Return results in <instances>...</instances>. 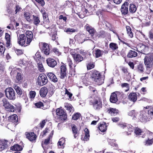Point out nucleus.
I'll use <instances>...</instances> for the list:
<instances>
[{
    "label": "nucleus",
    "mask_w": 153,
    "mask_h": 153,
    "mask_svg": "<svg viewBox=\"0 0 153 153\" xmlns=\"http://www.w3.org/2000/svg\"><path fill=\"white\" fill-rule=\"evenodd\" d=\"M146 112L144 111H142L140 113H136L134 110L130 111L128 113L130 116L133 115V119L136 120V119H137L139 121L144 123L148 121L150 119L146 116Z\"/></svg>",
    "instance_id": "obj_1"
},
{
    "label": "nucleus",
    "mask_w": 153,
    "mask_h": 153,
    "mask_svg": "<svg viewBox=\"0 0 153 153\" xmlns=\"http://www.w3.org/2000/svg\"><path fill=\"white\" fill-rule=\"evenodd\" d=\"M147 74H149L153 68V54L152 53H149L146 55L144 59Z\"/></svg>",
    "instance_id": "obj_2"
},
{
    "label": "nucleus",
    "mask_w": 153,
    "mask_h": 153,
    "mask_svg": "<svg viewBox=\"0 0 153 153\" xmlns=\"http://www.w3.org/2000/svg\"><path fill=\"white\" fill-rule=\"evenodd\" d=\"M91 77L98 85H101L104 82L100 73L96 70H93L91 72Z\"/></svg>",
    "instance_id": "obj_3"
},
{
    "label": "nucleus",
    "mask_w": 153,
    "mask_h": 153,
    "mask_svg": "<svg viewBox=\"0 0 153 153\" xmlns=\"http://www.w3.org/2000/svg\"><path fill=\"white\" fill-rule=\"evenodd\" d=\"M90 105H93L94 108L96 110H99L102 107V102L101 100L95 97L93 95L88 98Z\"/></svg>",
    "instance_id": "obj_4"
},
{
    "label": "nucleus",
    "mask_w": 153,
    "mask_h": 153,
    "mask_svg": "<svg viewBox=\"0 0 153 153\" xmlns=\"http://www.w3.org/2000/svg\"><path fill=\"white\" fill-rule=\"evenodd\" d=\"M4 92L6 97L9 100H14L16 97L15 92L11 87L7 88L5 90Z\"/></svg>",
    "instance_id": "obj_5"
},
{
    "label": "nucleus",
    "mask_w": 153,
    "mask_h": 153,
    "mask_svg": "<svg viewBox=\"0 0 153 153\" xmlns=\"http://www.w3.org/2000/svg\"><path fill=\"white\" fill-rule=\"evenodd\" d=\"M17 42L20 45L26 47L30 44V43H28L27 42V39L25 34H21L19 35V36L17 35Z\"/></svg>",
    "instance_id": "obj_6"
},
{
    "label": "nucleus",
    "mask_w": 153,
    "mask_h": 153,
    "mask_svg": "<svg viewBox=\"0 0 153 153\" xmlns=\"http://www.w3.org/2000/svg\"><path fill=\"white\" fill-rule=\"evenodd\" d=\"M1 101L2 102V104L3 106L7 110L10 112L14 111L15 109L14 107L12 105H11L7 99L5 98H3Z\"/></svg>",
    "instance_id": "obj_7"
},
{
    "label": "nucleus",
    "mask_w": 153,
    "mask_h": 153,
    "mask_svg": "<svg viewBox=\"0 0 153 153\" xmlns=\"http://www.w3.org/2000/svg\"><path fill=\"white\" fill-rule=\"evenodd\" d=\"M136 48L138 52L142 54L146 55L149 53V48L148 46L140 44L137 45Z\"/></svg>",
    "instance_id": "obj_8"
},
{
    "label": "nucleus",
    "mask_w": 153,
    "mask_h": 153,
    "mask_svg": "<svg viewBox=\"0 0 153 153\" xmlns=\"http://www.w3.org/2000/svg\"><path fill=\"white\" fill-rule=\"evenodd\" d=\"M48 81L47 77L45 74H39L37 79L38 85L42 86L44 85L47 83Z\"/></svg>",
    "instance_id": "obj_9"
},
{
    "label": "nucleus",
    "mask_w": 153,
    "mask_h": 153,
    "mask_svg": "<svg viewBox=\"0 0 153 153\" xmlns=\"http://www.w3.org/2000/svg\"><path fill=\"white\" fill-rule=\"evenodd\" d=\"M56 114L59 116V118L62 122L66 121L67 120V115L66 114L62 109L57 108L56 111Z\"/></svg>",
    "instance_id": "obj_10"
},
{
    "label": "nucleus",
    "mask_w": 153,
    "mask_h": 153,
    "mask_svg": "<svg viewBox=\"0 0 153 153\" xmlns=\"http://www.w3.org/2000/svg\"><path fill=\"white\" fill-rule=\"evenodd\" d=\"M13 87L19 97H22L24 99L26 97V93L23 92L19 86L14 84L13 85Z\"/></svg>",
    "instance_id": "obj_11"
},
{
    "label": "nucleus",
    "mask_w": 153,
    "mask_h": 153,
    "mask_svg": "<svg viewBox=\"0 0 153 153\" xmlns=\"http://www.w3.org/2000/svg\"><path fill=\"white\" fill-rule=\"evenodd\" d=\"M128 2H126L122 5L120 10L122 15H126L128 13Z\"/></svg>",
    "instance_id": "obj_12"
},
{
    "label": "nucleus",
    "mask_w": 153,
    "mask_h": 153,
    "mask_svg": "<svg viewBox=\"0 0 153 153\" xmlns=\"http://www.w3.org/2000/svg\"><path fill=\"white\" fill-rule=\"evenodd\" d=\"M41 50L42 52H43L45 54L47 55H49L50 52L49 45L45 43H42Z\"/></svg>",
    "instance_id": "obj_13"
},
{
    "label": "nucleus",
    "mask_w": 153,
    "mask_h": 153,
    "mask_svg": "<svg viewBox=\"0 0 153 153\" xmlns=\"http://www.w3.org/2000/svg\"><path fill=\"white\" fill-rule=\"evenodd\" d=\"M23 143L22 141H21L19 143V145L16 144L13 146H12L11 148V149L13 151H21L22 150L23 147H24V146H23Z\"/></svg>",
    "instance_id": "obj_14"
},
{
    "label": "nucleus",
    "mask_w": 153,
    "mask_h": 153,
    "mask_svg": "<svg viewBox=\"0 0 153 153\" xmlns=\"http://www.w3.org/2000/svg\"><path fill=\"white\" fill-rule=\"evenodd\" d=\"M25 134L27 138L30 141H33L36 140V135L33 132H26Z\"/></svg>",
    "instance_id": "obj_15"
},
{
    "label": "nucleus",
    "mask_w": 153,
    "mask_h": 153,
    "mask_svg": "<svg viewBox=\"0 0 153 153\" xmlns=\"http://www.w3.org/2000/svg\"><path fill=\"white\" fill-rule=\"evenodd\" d=\"M67 68L66 66L62 65L60 67V77L61 79H63L67 75Z\"/></svg>",
    "instance_id": "obj_16"
},
{
    "label": "nucleus",
    "mask_w": 153,
    "mask_h": 153,
    "mask_svg": "<svg viewBox=\"0 0 153 153\" xmlns=\"http://www.w3.org/2000/svg\"><path fill=\"white\" fill-rule=\"evenodd\" d=\"M47 63L49 67L54 68L57 64L56 61L54 59L48 58L46 60Z\"/></svg>",
    "instance_id": "obj_17"
},
{
    "label": "nucleus",
    "mask_w": 153,
    "mask_h": 153,
    "mask_svg": "<svg viewBox=\"0 0 153 153\" xmlns=\"http://www.w3.org/2000/svg\"><path fill=\"white\" fill-rule=\"evenodd\" d=\"M85 27L92 36H94L96 31L93 27L90 26L88 24H87Z\"/></svg>",
    "instance_id": "obj_18"
},
{
    "label": "nucleus",
    "mask_w": 153,
    "mask_h": 153,
    "mask_svg": "<svg viewBox=\"0 0 153 153\" xmlns=\"http://www.w3.org/2000/svg\"><path fill=\"white\" fill-rule=\"evenodd\" d=\"M75 63L76 64L81 62L83 60V57L78 53L75 54L73 57Z\"/></svg>",
    "instance_id": "obj_19"
},
{
    "label": "nucleus",
    "mask_w": 153,
    "mask_h": 153,
    "mask_svg": "<svg viewBox=\"0 0 153 153\" xmlns=\"http://www.w3.org/2000/svg\"><path fill=\"white\" fill-rule=\"evenodd\" d=\"M32 22L36 25L38 26L40 22L39 16L37 15H33L32 16Z\"/></svg>",
    "instance_id": "obj_20"
},
{
    "label": "nucleus",
    "mask_w": 153,
    "mask_h": 153,
    "mask_svg": "<svg viewBox=\"0 0 153 153\" xmlns=\"http://www.w3.org/2000/svg\"><path fill=\"white\" fill-rule=\"evenodd\" d=\"M48 92V89L45 87L42 88L40 91V96L42 97H45Z\"/></svg>",
    "instance_id": "obj_21"
},
{
    "label": "nucleus",
    "mask_w": 153,
    "mask_h": 153,
    "mask_svg": "<svg viewBox=\"0 0 153 153\" xmlns=\"http://www.w3.org/2000/svg\"><path fill=\"white\" fill-rule=\"evenodd\" d=\"M94 52V55L96 58L102 56L104 53L103 51L99 49H95Z\"/></svg>",
    "instance_id": "obj_22"
},
{
    "label": "nucleus",
    "mask_w": 153,
    "mask_h": 153,
    "mask_svg": "<svg viewBox=\"0 0 153 153\" xmlns=\"http://www.w3.org/2000/svg\"><path fill=\"white\" fill-rule=\"evenodd\" d=\"M26 36L27 39V42L30 43L33 38V33L30 31H27L26 32Z\"/></svg>",
    "instance_id": "obj_23"
},
{
    "label": "nucleus",
    "mask_w": 153,
    "mask_h": 153,
    "mask_svg": "<svg viewBox=\"0 0 153 153\" xmlns=\"http://www.w3.org/2000/svg\"><path fill=\"white\" fill-rule=\"evenodd\" d=\"M47 76L53 82H55L57 81L58 79L56 76L53 73H48L47 74Z\"/></svg>",
    "instance_id": "obj_24"
},
{
    "label": "nucleus",
    "mask_w": 153,
    "mask_h": 153,
    "mask_svg": "<svg viewBox=\"0 0 153 153\" xmlns=\"http://www.w3.org/2000/svg\"><path fill=\"white\" fill-rule=\"evenodd\" d=\"M128 99L130 101L135 102L137 100V96L135 93H131L128 97Z\"/></svg>",
    "instance_id": "obj_25"
},
{
    "label": "nucleus",
    "mask_w": 153,
    "mask_h": 153,
    "mask_svg": "<svg viewBox=\"0 0 153 153\" xmlns=\"http://www.w3.org/2000/svg\"><path fill=\"white\" fill-rule=\"evenodd\" d=\"M137 56V53L134 51L130 50L128 53L127 56L129 58H133L136 57Z\"/></svg>",
    "instance_id": "obj_26"
},
{
    "label": "nucleus",
    "mask_w": 153,
    "mask_h": 153,
    "mask_svg": "<svg viewBox=\"0 0 153 153\" xmlns=\"http://www.w3.org/2000/svg\"><path fill=\"white\" fill-rule=\"evenodd\" d=\"M65 107L69 113L73 112L74 111V109L72 105L68 103L65 104Z\"/></svg>",
    "instance_id": "obj_27"
},
{
    "label": "nucleus",
    "mask_w": 153,
    "mask_h": 153,
    "mask_svg": "<svg viewBox=\"0 0 153 153\" xmlns=\"http://www.w3.org/2000/svg\"><path fill=\"white\" fill-rule=\"evenodd\" d=\"M65 140L64 138L62 137L60 139L57 144L58 147L63 148L65 147Z\"/></svg>",
    "instance_id": "obj_28"
},
{
    "label": "nucleus",
    "mask_w": 153,
    "mask_h": 153,
    "mask_svg": "<svg viewBox=\"0 0 153 153\" xmlns=\"http://www.w3.org/2000/svg\"><path fill=\"white\" fill-rule=\"evenodd\" d=\"M118 99L116 94L113 93L111 96L110 100V102L113 103H116L117 102Z\"/></svg>",
    "instance_id": "obj_29"
},
{
    "label": "nucleus",
    "mask_w": 153,
    "mask_h": 153,
    "mask_svg": "<svg viewBox=\"0 0 153 153\" xmlns=\"http://www.w3.org/2000/svg\"><path fill=\"white\" fill-rule=\"evenodd\" d=\"M137 10L136 6L133 4H131L129 6V11L131 13H133L135 12Z\"/></svg>",
    "instance_id": "obj_30"
},
{
    "label": "nucleus",
    "mask_w": 153,
    "mask_h": 153,
    "mask_svg": "<svg viewBox=\"0 0 153 153\" xmlns=\"http://www.w3.org/2000/svg\"><path fill=\"white\" fill-rule=\"evenodd\" d=\"M7 142L0 140V149L1 150L6 149L7 147Z\"/></svg>",
    "instance_id": "obj_31"
},
{
    "label": "nucleus",
    "mask_w": 153,
    "mask_h": 153,
    "mask_svg": "<svg viewBox=\"0 0 153 153\" xmlns=\"http://www.w3.org/2000/svg\"><path fill=\"white\" fill-rule=\"evenodd\" d=\"M108 111L109 113L112 116H115L118 113V110L115 108H111Z\"/></svg>",
    "instance_id": "obj_32"
},
{
    "label": "nucleus",
    "mask_w": 153,
    "mask_h": 153,
    "mask_svg": "<svg viewBox=\"0 0 153 153\" xmlns=\"http://www.w3.org/2000/svg\"><path fill=\"white\" fill-rule=\"evenodd\" d=\"M23 77H22L21 74L20 73H17L16 76V79L15 80L16 82L18 83L21 82L22 80Z\"/></svg>",
    "instance_id": "obj_33"
},
{
    "label": "nucleus",
    "mask_w": 153,
    "mask_h": 153,
    "mask_svg": "<svg viewBox=\"0 0 153 153\" xmlns=\"http://www.w3.org/2000/svg\"><path fill=\"white\" fill-rule=\"evenodd\" d=\"M146 116L147 117H148V118H150L149 120H150V118H152L153 117V107H151L150 109H149L148 111V114L149 115V116L150 117H147L146 115ZM148 121H149L148 120Z\"/></svg>",
    "instance_id": "obj_34"
},
{
    "label": "nucleus",
    "mask_w": 153,
    "mask_h": 153,
    "mask_svg": "<svg viewBox=\"0 0 153 153\" xmlns=\"http://www.w3.org/2000/svg\"><path fill=\"white\" fill-rule=\"evenodd\" d=\"M72 130L73 134H74V137L76 138L77 136V134L78 133V129L75 125H74L72 127Z\"/></svg>",
    "instance_id": "obj_35"
},
{
    "label": "nucleus",
    "mask_w": 153,
    "mask_h": 153,
    "mask_svg": "<svg viewBox=\"0 0 153 153\" xmlns=\"http://www.w3.org/2000/svg\"><path fill=\"white\" fill-rule=\"evenodd\" d=\"M24 16L25 18L27 21L30 22H32V19L30 18V13H29L25 12L24 14Z\"/></svg>",
    "instance_id": "obj_36"
},
{
    "label": "nucleus",
    "mask_w": 153,
    "mask_h": 153,
    "mask_svg": "<svg viewBox=\"0 0 153 153\" xmlns=\"http://www.w3.org/2000/svg\"><path fill=\"white\" fill-rule=\"evenodd\" d=\"M68 65L70 67V69L75 68L76 65L75 64H73L72 60L70 58L68 59Z\"/></svg>",
    "instance_id": "obj_37"
},
{
    "label": "nucleus",
    "mask_w": 153,
    "mask_h": 153,
    "mask_svg": "<svg viewBox=\"0 0 153 153\" xmlns=\"http://www.w3.org/2000/svg\"><path fill=\"white\" fill-rule=\"evenodd\" d=\"M126 29L127 33L128 34V36L131 37H133V34L131 31V27L129 26H126Z\"/></svg>",
    "instance_id": "obj_38"
},
{
    "label": "nucleus",
    "mask_w": 153,
    "mask_h": 153,
    "mask_svg": "<svg viewBox=\"0 0 153 153\" xmlns=\"http://www.w3.org/2000/svg\"><path fill=\"white\" fill-rule=\"evenodd\" d=\"M81 116V114L80 113H76L73 115L72 119L74 120H77L79 119Z\"/></svg>",
    "instance_id": "obj_39"
},
{
    "label": "nucleus",
    "mask_w": 153,
    "mask_h": 153,
    "mask_svg": "<svg viewBox=\"0 0 153 153\" xmlns=\"http://www.w3.org/2000/svg\"><path fill=\"white\" fill-rule=\"evenodd\" d=\"M4 44L1 42H0V55H3L5 51V48L3 46Z\"/></svg>",
    "instance_id": "obj_40"
},
{
    "label": "nucleus",
    "mask_w": 153,
    "mask_h": 153,
    "mask_svg": "<svg viewBox=\"0 0 153 153\" xmlns=\"http://www.w3.org/2000/svg\"><path fill=\"white\" fill-rule=\"evenodd\" d=\"M107 125H100L98 127L99 130L102 132H104L106 130Z\"/></svg>",
    "instance_id": "obj_41"
},
{
    "label": "nucleus",
    "mask_w": 153,
    "mask_h": 153,
    "mask_svg": "<svg viewBox=\"0 0 153 153\" xmlns=\"http://www.w3.org/2000/svg\"><path fill=\"white\" fill-rule=\"evenodd\" d=\"M6 11L9 14L12 13L13 11L12 4L9 5L8 6H7Z\"/></svg>",
    "instance_id": "obj_42"
},
{
    "label": "nucleus",
    "mask_w": 153,
    "mask_h": 153,
    "mask_svg": "<svg viewBox=\"0 0 153 153\" xmlns=\"http://www.w3.org/2000/svg\"><path fill=\"white\" fill-rule=\"evenodd\" d=\"M38 70L41 72H44L45 69L42 63L39 62L38 64Z\"/></svg>",
    "instance_id": "obj_43"
},
{
    "label": "nucleus",
    "mask_w": 153,
    "mask_h": 153,
    "mask_svg": "<svg viewBox=\"0 0 153 153\" xmlns=\"http://www.w3.org/2000/svg\"><path fill=\"white\" fill-rule=\"evenodd\" d=\"M110 48L113 50H115L118 48V46L116 44L111 43L109 45Z\"/></svg>",
    "instance_id": "obj_44"
},
{
    "label": "nucleus",
    "mask_w": 153,
    "mask_h": 153,
    "mask_svg": "<svg viewBox=\"0 0 153 153\" xmlns=\"http://www.w3.org/2000/svg\"><path fill=\"white\" fill-rule=\"evenodd\" d=\"M121 86L123 88H125L126 89H125V91L126 92L128 91L129 90V84L127 83H124L121 84Z\"/></svg>",
    "instance_id": "obj_45"
},
{
    "label": "nucleus",
    "mask_w": 153,
    "mask_h": 153,
    "mask_svg": "<svg viewBox=\"0 0 153 153\" xmlns=\"http://www.w3.org/2000/svg\"><path fill=\"white\" fill-rule=\"evenodd\" d=\"M142 132V130L138 128H136L134 130V132L137 135H140L141 133Z\"/></svg>",
    "instance_id": "obj_46"
},
{
    "label": "nucleus",
    "mask_w": 153,
    "mask_h": 153,
    "mask_svg": "<svg viewBox=\"0 0 153 153\" xmlns=\"http://www.w3.org/2000/svg\"><path fill=\"white\" fill-rule=\"evenodd\" d=\"M50 136L51 135H49V137L47 139H46L45 140V141L43 143H42V146L43 148H44V146H43V144H45V145H48L49 143V141L50 139Z\"/></svg>",
    "instance_id": "obj_47"
},
{
    "label": "nucleus",
    "mask_w": 153,
    "mask_h": 153,
    "mask_svg": "<svg viewBox=\"0 0 153 153\" xmlns=\"http://www.w3.org/2000/svg\"><path fill=\"white\" fill-rule=\"evenodd\" d=\"M41 12L42 14L44 19L45 20L48 18V15L46 13L45 10H42Z\"/></svg>",
    "instance_id": "obj_48"
},
{
    "label": "nucleus",
    "mask_w": 153,
    "mask_h": 153,
    "mask_svg": "<svg viewBox=\"0 0 153 153\" xmlns=\"http://www.w3.org/2000/svg\"><path fill=\"white\" fill-rule=\"evenodd\" d=\"M35 106L37 108H40L42 107H43V103L40 102H37L35 104Z\"/></svg>",
    "instance_id": "obj_49"
},
{
    "label": "nucleus",
    "mask_w": 153,
    "mask_h": 153,
    "mask_svg": "<svg viewBox=\"0 0 153 153\" xmlns=\"http://www.w3.org/2000/svg\"><path fill=\"white\" fill-rule=\"evenodd\" d=\"M36 93L35 91H31L30 92V97L32 99H33L36 96Z\"/></svg>",
    "instance_id": "obj_50"
},
{
    "label": "nucleus",
    "mask_w": 153,
    "mask_h": 153,
    "mask_svg": "<svg viewBox=\"0 0 153 153\" xmlns=\"http://www.w3.org/2000/svg\"><path fill=\"white\" fill-rule=\"evenodd\" d=\"M76 31V30L73 28H68L66 29V32L70 34L71 33L74 32Z\"/></svg>",
    "instance_id": "obj_51"
},
{
    "label": "nucleus",
    "mask_w": 153,
    "mask_h": 153,
    "mask_svg": "<svg viewBox=\"0 0 153 153\" xmlns=\"http://www.w3.org/2000/svg\"><path fill=\"white\" fill-rule=\"evenodd\" d=\"M15 126H14V125H7L6 127L11 131H13Z\"/></svg>",
    "instance_id": "obj_52"
},
{
    "label": "nucleus",
    "mask_w": 153,
    "mask_h": 153,
    "mask_svg": "<svg viewBox=\"0 0 153 153\" xmlns=\"http://www.w3.org/2000/svg\"><path fill=\"white\" fill-rule=\"evenodd\" d=\"M36 2L41 5L43 7L45 4L44 0H35Z\"/></svg>",
    "instance_id": "obj_53"
},
{
    "label": "nucleus",
    "mask_w": 153,
    "mask_h": 153,
    "mask_svg": "<svg viewBox=\"0 0 153 153\" xmlns=\"http://www.w3.org/2000/svg\"><path fill=\"white\" fill-rule=\"evenodd\" d=\"M153 143V141H152V139L148 140H146L145 144V145L147 146L150 145L152 144Z\"/></svg>",
    "instance_id": "obj_54"
},
{
    "label": "nucleus",
    "mask_w": 153,
    "mask_h": 153,
    "mask_svg": "<svg viewBox=\"0 0 153 153\" xmlns=\"http://www.w3.org/2000/svg\"><path fill=\"white\" fill-rule=\"evenodd\" d=\"M15 52L18 55H21L23 53V51L22 50L19 49H16Z\"/></svg>",
    "instance_id": "obj_55"
},
{
    "label": "nucleus",
    "mask_w": 153,
    "mask_h": 153,
    "mask_svg": "<svg viewBox=\"0 0 153 153\" xmlns=\"http://www.w3.org/2000/svg\"><path fill=\"white\" fill-rule=\"evenodd\" d=\"M69 74L72 76H74L75 75V68L70 69Z\"/></svg>",
    "instance_id": "obj_56"
},
{
    "label": "nucleus",
    "mask_w": 153,
    "mask_h": 153,
    "mask_svg": "<svg viewBox=\"0 0 153 153\" xmlns=\"http://www.w3.org/2000/svg\"><path fill=\"white\" fill-rule=\"evenodd\" d=\"M94 66V65L93 63H90L88 64L87 66V69L88 70H90L92 68H93Z\"/></svg>",
    "instance_id": "obj_57"
},
{
    "label": "nucleus",
    "mask_w": 153,
    "mask_h": 153,
    "mask_svg": "<svg viewBox=\"0 0 153 153\" xmlns=\"http://www.w3.org/2000/svg\"><path fill=\"white\" fill-rule=\"evenodd\" d=\"M13 120H15V121H16L17 122L18 121V117L17 115L16 114H14L11 116L10 117Z\"/></svg>",
    "instance_id": "obj_58"
},
{
    "label": "nucleus",
    "mask_w": 153,
    "mask_h": 153,
    "mask_svg": "<svg viewBox=\"0 0 153 153\" xmlns=\"http://www.w3.org/2000/svg\"><path fill=\"white\" fill-rule=\"evenodd\" d=\"M5 38L7 42L10 41V35L7 33H5Z\"/></svg>",
    "instance_id": "obj_59"
},
{
    "label": "nucleus",
    "mask_w": 153,
    "mask_h": 153,
    "mask_svg": "<svg viewBox=\"0 0 153 153\" xmlns=\"http://www.w3.org/2000/svg\"><path fill=\"white\" fill-rule=\"evenodd\" d=\"M21 8L18 5H16V9L15 12L16 13L20 11L21 10Z\"/></svg>",
    "instance_id": "obj_60"
},
{
    "label": "nucleus",
    "mask_w": 153,
    "mask_h": 153,
    "mask_svg": "<svg viewBox=\"0 0 153 153\" xmlns=\"http://www.w3.org/2000/svg\"><path fill=\"white\" fill-rule=\"evenodd\" d=\"M48 129L47 128H46L45 130H44L41 133L40 137H42L44 135H45L46 133L47 132V131Z\"/></svg>",
    "instance_id": "obj_61"
},
{
    "label": "nucleus",
    "mask_w": 153,
    "mask_h": 153,
    "mask_svg": "<svg viewBox=\"0 0 153 153\" xmlns=\"http://www.w3.org/2000/svg\"><path fill=\"white\" fill-rule=\"evenodd\" d=\"M89 88L90 90L92 91L93 93H94L95 94L97 93V91L96 90L95 88H93L91 86L89 87Z\"/></svg>",
    "instance_id": "obj_62"
},
{
    "label": "nucleus",
    "mask_w": 153,
    "mask_h": 153,
    "mask_svg": "<svg viewBox=\"0 0 153 153\" xmlns=\"http://www.w3.org/2000/svg\"><path fill=\"white\" fill-rule=\"evenodd\" d=\"M89 137L90 135H88V134H85V136L83 140L85 141H87L89 140Z\"/></svg>",
    "instance_id": "obj_63"
},
{
    "label": "nucleus",
    "mask_w": 153,
    "mask_h": 153,
    "mask_svg": "<svg viewBox=\"0 0 153 153\" xmlns=\"http://www.w3.org/2000/svg\"><path fill=\"white\" fill-rule=\"evenodd\" d=\"M138 69L139 71L143 72V65H139L138 66Z\"/></svg>",
    "instance_id": "obj_64"
}]
</instances>
